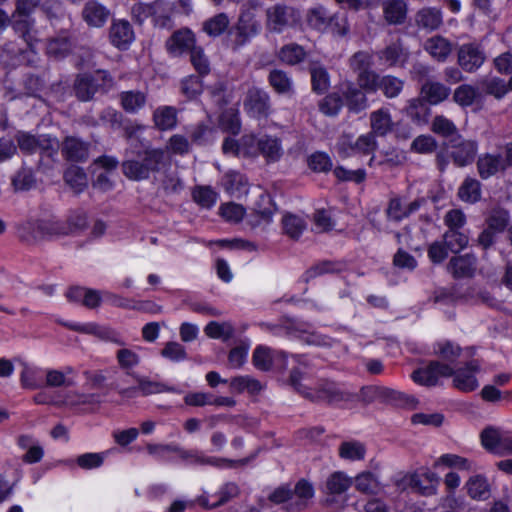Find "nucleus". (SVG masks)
<instances>
[{"instance_id": "338daca9", "label": "nucleus", "mask_w": 512, "mask_h": 512, "mask_svg": "<svg viewBox=\"0 0 512 512\" xmlns=\"http://www.w3.org/2000/svg\"><path fill=\"white\" fill-rule=\"evenodd\" d=\"M193 199L204 208L213 206L217 199V194L210 187L199 186L193 191Z\"/></svg>"}, {"instance_id": "393cba45", "label": "nucleus", "mask_w": 512, "mask_h": 512, "mask_svg": "<svg viewBox=\"0 0 512 512\" xmlns=\"http://www.w3.org/2000/svg\"><path fill=\"white\" fill-rule=\"evenodd\" d=\"M478 172L483 179H487L500 171H504V158L500 154H484L477 161Z\"/></svg>"}, {"instance_id": "9d476101", "label": "nucleus", "mask_w": 512, "mask_h": 512, "mask_svg": "<svg viewBox=\"0 0 512 512\" xmlns=\"http://www.w3.org/2000/svg\"><path fill=\"white\" fill-rule=\"evenodd\" d=\"M477 153V144L474 141L462 138L450 123V158L458 167L471 164Z\"/></svg>"}, {"instance_id": "7ed1b4c3", "label": "nucleus", "mask_w": 512, "mask_h": 512, "mask_svg": "<svg viewBox=\"0 0 512 512\" xmlns=\"http://www.w3.org/2000/svg\"><path fill=\"white\" fill-rule=\"evenodd\" d=\"M313 497V485L306 479H300L294 488L288 485L276 488L268 499L274 504H284L283 508L287 512H302L309 507Z\"/></svg>"}, {"instance_id": "79ce46f5", "label": "nucleus", "mask_w": 512, "mask_h": 512, "mask_svg": "<svg viewBox=\"0 0 512 512\" xmlns=\"http://www.w3.org/2000/svg\"><path fill=\"white\" fill-rule=\"evenodd\" d=\"M282 224L284 233L294 240H297L306 229L305 221L293 214H286L282 219Z\"/></svg>"}, {"instance_id": "9b49d317", "label": "nucleus", "mask_w": 512, "mask_h": 512, "mask_svg": "<svg viewBox=\"0 0 512 512\" xmlns=\"http://www.w3.org/2000/svg\"><path fill=\"white\" fill-rule=\"evenodd\" d=\"M243 106L251 117L267 118L270 113L269 95L262 89L252 87L247 91Z\"/></svg>"}, {"instance_id": "4468645a", "label": "nucleus", "mask_w": 512, "mask_h": 512, "mask_svg": "<svg viewBox=\"0 0 512 512\" xmlns=\"http://www.w3.org/2000/svg\"><path fill=\"white\" fill-rule=\"evenodd\" d=\"M479 370L477 361L472 360L466 363L464 368H459L455 372L450 370V377H453V385L463 392H471L478 387L475 373Z\"/></svg>"}, {"instance_id": "e433bc0d", "label": "nucleus", "mask_w": 512, "mask_h": 512, "mask_svg": "<svg viewBox=\"0 0 512 512\" xmlns=\"http://www.w3.org/2000/svg\"><path fill=\"white\" fill-rule=\"evenodd\" d=\"M458 196L465 202H477L481 197L480 182L474 178H466L458 190Z\"/></svg>"}, {"instance_id": "6e6d98bb", "label": "nucleus", "mask_w": 512, "mask_h": 512, "mask_svg": "<svg viewBox=\"0 0 512 512\" xmlns=\"http://www.w3.org/2000/svg\"><path fill=\"white\" fill-rule=\"evenodd\" d=\"M72 44L68 37H56L47 45V52L56 58H62L71 52Z\"/></svg>"}, {"instance_id": "864d4df0", "label": "nucleus", "mask_w": 512, "mask_h": 512, "mask_svg": "<svg viewBox=\"0 0 512 512\" xmlns=\"http://www.w3.org/2000/svg\"><path fill=\"white\" fill-rule=\"evenodd\" d=\"M219 124L223 130L232 134H238L241 129L238 111L232 108L225 110L220 115Z\"/></svg>"}, {"instance_id": "603ef678", "label": "nucleus", "mask_w": 512, "mask_h": 512, "mask_svg": "<svg viewBox=\"0 0 512 512\" xmlns=\"http://www.w3.org/2000/svg\"><path fill=\"white\" fill-rule=\"evenodd\" d=\"M345 98L347 106L353 112L358 113L364 110L367 106V98L365 94L356 87H348L345 91Z\"/></svg>"}, {"instance_id": "09e8293b", "label": "nucleus", "mask_w": 512, "mask_h": 512, "mask_svg": "<svg viewBox=\"0 0 512 512\" xmlns=\"http://www.w3.org/2000/svg\"><path fill=\"white\" fill-rule=\"evenodd\" d=\"M268 80L273 89L279 94H286L292 91V81L282 70H272Z\"/></svg>"}, {"instance_id": "20e7f679", "label": "nucleus", "mask_w": 512, "mask_h": 512, "mask_svg": "<svg viewBox=\"0 0 512 512\" xmlns=\"http://www.w3.org/2000/svg\"><path fill=\"white\" fill-rule=\"evenodd\" d=\"M303 376L304 374L299 369L294 368L290 372L289 382L298 393L312 402L333 404L340 401H350L353 398L351 394L342 391L334 382L329 381L321 382L315 391H312L302 384Z\"/></svg>"}, {"instance_id": "3c124183", "label": "nucleus", "mask_w": 512, "mask_h": 512, "mask_svg": "<svg viewBox=\"0 0 512 512\" xmlns=\"http://www.w3.org/2000/svg\"><path fill=\"white\" fill-rule=\"evenodd\" d=\"M204 332L210 338L227 340L233 336L234 329L230 323L211 321L204 328Z\"/></svg>"}, {"instance_id": "58836bf2", "label": "nucleus", "mask_w": 512, "mask_h": 512, "mask_svg": "<svg viewBox=\"0 0 512 512\" xmlns=\"http://www.w3.org/2000/svg\"><path fill=\"white\" fill-rule=\"evenodd\" d=\"M377 400L390 403L403 402L404 404L412 407L416 406L418 403V401L412 396L381 386H378Z\"/></svg>"}, {"instance_id": "aec40b11", "label": "nucleus", "mask_w": 512, "mask_h": 512, "mask_svg": "<svg viewBox=\"0 0 512 512\" xmlns=\"http://www.w3.org/2000/svg\"><path fill=\"white\" fill-rule=\"evenodd\" d=\"M258 149L267 163H276L284 155L282 140L277 136L265 134L258 138Z\"/></svg>"}, {"instance_id": "cd10ccee", "label": "nucleus", "mask_w": 512, "mask_h": 512, "mask_svg": "<svg viewBox=\"0 0 512 512\" xmlns=\"http://www.w3.org/2000/svg\"><path fill=\"white\" fill-rule=\"evenodd\" d=\"M351 484V479L343 472H334L326 480L325 491L329 496L341 495L347 491ZM326 502L331 504L334 502V498L328 497Z\"/></svg>"}, {"instance_id": "f257e3e1", "label": "nucleus", "mask_w": 512, "mask_h": 512, "mask_svg": "<svg viewBox=\"0 0 512 512\" xmlns=\"http://www.w3.org/2000/svg\"><path fill=\"white\" fill-rule=\"evenodd\" d=\"M165 159L166 153L160 148L147 147L138 151L127 149L121 169L129 180H147L151 174L160 171L165 164Z\"/></svg>"}, {"instance_id": "69168bd1", "label": "nucleus", "mask_w": 512, "mask_h": 512, "mask_svg": "<svg viewBox=\"0 0 512 512\" xmlns=\"http://www.w3.org/2000/svg\"><path fill=\"white\" fill-rule=\"evenodd\" d=\"M342 99L337 93H332L323 98L319 103L320 111L327 116H335L342 107Z\"/></svg>"}, {"instance_id": "f03ea898", "label": "nucleus", "mask_w": 512, "mask_h": 512, "mask_svg": "<svg viewBox=\"0 0 512 512\" xmlns=\"http://www.w3.org/2000/svg\"><path fill=\"white\" fill-rule=\"evenodd\" d=\"M41 7V0H14L12 29L33 51L39 42L33 13Z\"/></svg>"}, {"instance_id": "39448f33", "label": "nucleus", "mask_w": 512, "mask_h": 512, "mask_svg": "<svg viewBox=\"0 0 512 512\" xmlns=\"http://www.w3.org/2000/svg\"><path fill=\"white\" fill-rule=\"evenodd\" d=\"M248 5L250 8H242L237 22L228 33V46L234 52L240 50L252 38L258 36L262 29L261 23L257 19L256 14L251 10V8H256L258 6V1L250 0Z\"/></svg>"}, {"instance_id": "c03bdc74", "label": "nucleus", "mask_w": 512, "mask_h": 512, "mask_svg": "<svg viewBox=\"0 0 512 512\" xmlns=\"http://www.w3.org/2000/svg\"><path fill=\"white\" fill-rule=\"evenodd\" d=\"M404 81L391 75L381 77L378 90H381L387 98L397 97L403 90Z\"/></svg>"}, {"instance_id": "4c0bfd02", "label": "nucleus", "mask_w": 512, "mask_h": 512, "mask_svg": "<svg viewBox=\"0 0 512 512\" xmlns=\"http://www.w3.org/2000/svg\"><path fill=\"white\" fill-rule=\"evenodd\" d=\"M230 387L237 393L248 391L251 394H257L263 389V385L255 378L250 376H237L231 379Z\"/></svg>"}, {"instance_id": "7c9ffc66", "label": "nucleus", "mask_w": 512, "mask_h": 512, "mask_svg": "<svg viewBox=\"0 0 512 512\" xmlns=\"http://www.w3.org/2000/svg\"><path fill=\"white\" fill-rule=\"evenodd\" d=\"M119 97L122 108L128 113H136L146 103V94L142 91H123Z\"/></svg>"}, {"instance_id": "052dcab7", "label": "nucleus", "mask_w": 512, "mask_h": 512, "mask_svg": "<svg viewBox=\"0 0 512 512\" xmlns=\"http://www.w3.org/2000/svg\"><path fill=\"white\" fill-rule=\"evenodd\" d=\"M35 184V178L31 169L21 168L12 178V185L16 191H26Z\"/></svg>"}, {"instance_id": "c9c22d12", "label": "nucleus", "mask_w": 512, "mask_h": 512, "mask_svg": "<svg viewBox=\"0 0 512 512\" xmlns=\"http://www.w3.org/2000/svg\"><path fill=\"white\" fill-rule=\"evenodd\" d=\"M153 120L160 130L172 129L177 122L176 110L170 106L160 107L155 110Z\"/></svg>"}, {"instance_id": "f8f14e48", "label": "nucleus", "mask_w": 512, "mask_h": 512, "mask_svg": "<svg viewBox=\"0 0 512 512\" xmlns=\"http://www.w3.org/2000/svg\"><path fill=\"white\" fill-rule=\"evenodd\" d=\"M485 60L486 54L477 44H464L458 50V64L466 72L476 71Z\"/></svg>"}, {"instance_id": "c85d7f7f", "label": "nucleus", "mask_w": 512, "mask_h": 512, "mask_svg": "<svg viewBox=\"0 0 512 512\" xmlns=\"http://www.w3.org/2000/svg\"><path fill=\"white\" fill-rule=\"evenodd\" d=\"M312 90L324 94L330 87V76L327 69L320 63L314 62L309 66Z\"/></svg>"}, {"instance_id": "c756f323", "label": "nucleus", "mask_w": 512, "mask_h": 512, "mask_svg": "<svg viewBox=\"0 0 512 512\" xmlns=\"http://www.w3.org/2000/svg\"><path fill=\"white\" fill-rule=\"evenodd\" d=\"M69 329L77 332L94 334L104 340L112 341L116 344L123 345L124 343L117 337V333L109 328L100 327L96 324L86 325H66Z\"/></svg>"}, {"instance_id": "b1692460", "label": "nucleus", "mask_w": 512, "mask_h": 512, "mask_svg": "<svg viewBox=\"0 0 512 512\" xmlns=\"http://www.w3.org/2000/svg\"><path fill=\"white\" fill-rule=\"evenodd\" d=\"M370 133L374 136H385L393 129V121L388 109L380 108L370 114Z\"/></svg>"}, {"instance_id": "37998d69", "label": "nucleus", "mask_w": 512, "mask_h": 512, "mask_svg": "<svg viewBox=\"0 0 512 512\" xmlns=\"http://www.w3.org/2000/svg\"><path fill=\"white\" fill-rule=\"evenodd\" d=\"M468 494L473 499L486 500L489 497L490 490L487 480L480 475L471 477L467 482Z\"/></svg>"}, {"instance_id": "6e6552de", "label": "nucleus", "mask_w": 512, "mask_h": 512, "mask_svg": "<svg viewBox=\"0 0 512 512\" xmlns=\"http://www.w3.org/2000/svg\"><path fill=\"white\" fill-rule=\"evenodd\" d=\"M439 481V477L433 472L417 471L397 479L395 485L400 490L412 488L424 496H429L436 492Z\"/></svg>"}, {"instance_id": "680f3d73", "label": "nucleus", "mask_w": 512, "mask_h": 512, "mask_svg": "<svg viewBox=\"0 0 512 512\" xmlns=\"http://www.w3.org/2000/svg\"><path fill=\"white\" fill-rule=\"evenodd\" d=\"M376 148L377 142L375 136L370 132L358 137L354 143H350V149L352 151L362 154H371L376 150Z\"/></svg>"}, {"instance_id": "473e14b6", "label": "nucleus", "mask_w": 512, "mask_h": 512, "mask_svg": "<svg viewBox=\"0 0 512 512\" xmlns=\"http://www.w3.org/2000/svg\"><path fill=\"white\" fill-rule=\"evenodd\" d=\"M64 180L77 194L83 192L88 186L87 175L78 166L69 167L64 173Z\"/></svg>"}, {"instance_id": "de8ad7c7", "label": "nucleus", "mask_w": 512, "mask_h": 512, "mask_svg": "<svg viewBox=\"0 0 512 512\" xmlns=\"http://www.w3.org/2000/svg\"><path fill=\"white\" fill-rule=\"evenodd\" d=\"M355 487L358 491L365 494H377L380 490V484L374 474L363 472L355 478Z\"/></svg>"}, {"instance_id": "a18cd8bd", "label": "nucleus", "mask_w": 512, "mask_h": 512, "mask_svg": "<svg viewBox=\"0 0 512 512\" xmlns=\"http://www.w3.org/2000/svg\"><path fill=\"white\" fill-rule=\"evenodd\" d=\"M447 236L448 233L445 232L441 240H436L428 246V258L435 265L443 263L448 256Z\"/></svg>"}, {"instance_id": "a211bd4d", "label": "nucleus", "mask_w": 512, "mask_h": 512, "mask_svg": "<svg viewBox=\"0 0 512 512\" xmlns=\"http://www.w3.org/2000/svg\"><path fill=\"white\" fill-rule=\"evenodd\" d=\"M195 36L189 29L175 31L166 41V48L174 56L190 52L195 45Z\"/></svg>"}, {"instance_id": "49530a36", "label": "nucleus", "mask_w": 512, "mask_h": 512, "mask_svg": "<svg viewBox=\"0 0 512 512\" xmlns=\"http://www.w3.org/2000/svg\"><path fill=\"white\" fill-rule=\"evenodd\" d=\"M139 392L143 396H149L153 394H159L163 392H175L176 389L174 387L167 386L164 383L151 381L146 377H138L137 378Z\"/></svg>"}, {"instance_id": "2eb2a0df", "label": "nucleus", "mask_w": 512, "mask_h": 512, "mask_svg": "<svg viewBox=\"0 0 512 512\" xmlns=\"http://www.w3.org/2000/svg\"><path fill=\"white\" fill-rule=\"evenodd\" d=\"M109 39L114 47L120 50L128 49L135 39L132 25L127 20H114L109 28Z\"/></svg>"}, {"instance_id": "0eeeda50", "label": "nucleus", "mask_w": 512, "mask_h": 512, "mask_svg": "<svg viewBox=\"0 0 512 512\" xmlns=\"http://www.w3.org/2000/svg\"><path fill=\"white\" fill-rule=\"evenodd\" d=\"M266 28L272 33H282L300 21V13L294 7L275 4L266 9Z\"/></svg>"}, {"instance_id": "72a5a7b5", "label": "nucleus", "mask_w": 512, "mask_h": 512, "mask_svg": "<svg viewBox=\"0 0 512 512\" xmlns=\"http://www.w3.org/2000/svg\"><path fill=\"white\" fill-rule=\"evenodd\" d=\"M416 24L424 29L434 30L442 22L441 13L435 8H423L416 13Z\"/></svg>"}, {"instance_id": "4d7b16f0", "label": "nucleus", "mask_w": 512, "mask_h": 512, "mask_svg": "<svg viewBox=\"0 0 512 512\" xmlns=\"http://www.w3.org/2000/svg\"><path fill=\"white\" fill-rule=\"evenodd\" d=\"M480 86L487 94L497 99H501L507 93L505 81L497 77L481 80Z\"/></svg>"}, {"instance_id": "8fccbe9b", "label": "nucleus", "mask_w": 512, "mask_h": 512, "mask_svg": "<svg viewBox=\"0 0 512 512\" xmlns=\"http://www.w3.org/2000/svg\"><path fill=\"white\" fill-rule=\"evenodd\" d=\"M279 56L283 62L289 65H296L304 60L306 52L302 46L293 43L283 46Z\"/></svg>"}, {"instance_id": "13d9d810", "label": "nucleus", "mask_w": 512, "mask_h": 512, "mask_svg": "<svg viewBox=\"0 0 512 512\" xmlns=\"http://www.w3.org/2000/svg\"><path fill=\"white\" fill-rule=\"evenodd\" d=\"M487 228L499 233L502 232L509 223V213L504 209H494L486 220Z\"/></svg>"}, {"instance_id": "f3484780", "label": "nucleus", "mask_w": 512, "mask_h": 512, "mask_svg": "<svg viewBox=\"0 0 512 512\" xmlns=\"http://www.w3.org/2000/svg\"><path fill=\"white\" fill-rule=\"evenodd\" d=\"M19 149L25 154H34L38 151L51 156L56 150L49 140H41L26 132H18L15 136Z\"/></svg>"}, {"instance_id": "ea45409f", "label": "nucleus", "mask_w": 512, "mask_h": 512, "mask_svg": "<svg viewBox=\"0 0 512 512\" xmlns=\"http://www.w3.org/2000/svg\"><path fill=\"white\" fill-rule=\"evenodd\" d=\"M366 448L358 441H345L339 446V456L343 459L355 461L364 459Z\"/></svg>"}, {"instance_id": "6ab92c4d", "label": "nucleus", "mask_w": 512, "mask_h": 512, "mask_svg": "<svg viewBox=\"0 0 512 512\" xmlns=\"http://www.w3.org/2000/svg\"><path fill=\"white\" fill-rule=\"evenodd\" d=\"M425 203L424 198L415 199L407 205H403L399 198H393L389 201L386 215L388 220L399 222L412 213H415Z\"/></svg>"}, {"instance_id": "0e129e2a", "label": "nucleus", "mask_w": 512, "mask_h": 512, "mask_svg": "<svg viewBox=\"0 0 512 512\" xmlns=\"http://www.w3.org/2000/svg\"><path fill=\"white\" fill-rule=\"evenodd\" d=\"M190 60L200 75H207L210 72L209 60L201 47L195 46L190 51Z\"/></svg>"}, {"instance_id": "1a4fd4ad", "label": "nucleus", "mask_w": 512, "mask_h": 512, "mask_svg": "<svg viewBox=\"0 0 512 512\" xmlns=\"http://www.w3.org/2000/svg\"><path fill=\"white\" fill-rule=\"evenodd\" d=\"M173 453H177L179 458L185 462L197 464V465H210L215 467H221L222 465L226 464L230 467H236V466H245L249 462H251L257 455V452L250 455L249 457L239 459V460H230L226 458H215V457H209L205 456L204 454L198 452L197 450H186L181 448L178 445H174V449L172 451Z\"/></svg>"}, {"instance_id": "bf43d9fd", "label": "nucleus", "mask_w": 512, "mask_h": 512, "mask_svg": "<svg viewBox=\"0 0 512 512\" xmlns=\"http://www.w3.org/2000/svg\"><path fill=\"white\" fill-rule=\"evenodd\" d=\"M35 233L42 237L68 234L66 226L59 222L40 221L37 223Z\"/></svg>"}, {"instance_id": "774afa93", "label": "nucleus", "mask_w": 512, "mask_h": 512, "mask_svg": "<svg viewBox=\"0 0 512 512\" xmlns=\"http://www.w3.org/2000/svg\"><path fill=\"white\" fill-rule=\"evenodd\" d=\"M308 166L314 172H328L332 169L330 157L323 152H315L308 158Z\"/></svg>"}, {"instance_id": "a878e982", "label": "nucleus", "mask_w": 512, "mask_h": 512, "mask_svg": "<svg viewBox=\"0 0 512 512\" xmlns=\"http://www.w3.org/2000/svg\"><path fill=\"white\" fill-rule=\"evenodd\" d=\"M331 16L324 6L318 5L307 11L306 21L310 28L324 33L329 30L332 20Z\"/></svg>"}, {"instance_id": "a19ab883", "label": "nucleus", "mask_w": 512, "mask_h": 512, "mask_svg": "<svg viewBox=\"0 0 512 512\" xmlns=\"http://www.w3.org/2000/svg\"><path fill=\"white\" fill-rule=\"evenodd\" d=\"M426 51L437 61H445L448 56V41L441 36H433L425 42Z\"/></svg>"}, {"instance_id": "423d86ee", "label": "nucleus", "mask_w": 512, "mask_h": 512, "mask_svg": "<svg viewBox=\"0 0 512 512\" xmlns=\"http://www.w3.org/2000/svg\"><path fill=\"white\" fill-rule=\"evenodd\" d=\"M112 86V76L105 70H97L94 74H78L73 83V92L79 101L87 102L97 92H106Z\"/></svg>"}, {"instance_id": "e2e57ef3", "label": "nucleus", "mask_w": 512, "mask_h": 512, "mask_svg": "<svg viewBox=\"0 0 512 512\" xmlns=\"http://www.w3.org/2000/svg\"><path fill=\"white\" fill-rule=\"evenodd\" d=\"M372 63V55L367 51H358L349 59V65L355 73L371 69Z\"/></svg>"}, {"instance_id": "ddd939ff", "label": "nucleus", "mask_w": 512, "mask_h": 512, "mask_svg": "<svg viewBox=\"0 0 512 512\" xmlns=\"http://www.w3.org/2000/svg\"><path fill=\"white\" fill-rule=\"evenodd\" d=\"M448 375V366L438 361H431L424 368H419L412 373L414 382L423 386H435L440 378Z\"/></svg>"}, {"instance_id": "5701e85b", "label": "nucleus", "mask_w": 512, "mask_h": 512, "mask_svg": "<svg viewBox=\"0 0 512 512\" xmlns=\"http://www.w3.org/2000/svg\"><path fill=\"white\" fill-rule=\"evenodd\" d=\"M421 96L410 99L405 108L407 116L417 125H424L428 123L431 114V109Z\"/></svg>"}, {"instance_id": "412c9836", "label": "nucleus", "mask_w": 512, "mask_h": 512, "mask_svg": "<svg viewBox=\"0 0 512 512\" xmlns=\"http://www.w3.org/2000/svg\"><path fill=\"white\" fill-rule=\"evenodd\" d=\"M382 10L389 25H401L406 21L408 7L405 0H384Z\"/></svg>"}, {"instance_id": "bb28decb", "label": "nucleus", "mask_w": 512, "mask_h": 512, "mask_svg": "<svg viewBox=\"0 0 512 512\" xmlns=\"http://www.w3.org/2000/svg\"><path fill=\"white\" fill-rule=\"evenodd\" d=\"M420 96L430 105L443 102L448 96V90L444 84L434 81H425L420 88Z\"/></svg>"}, {"instance_id": "2f4dec72", "label": "nucleus", "mask_w": 512, "mask_h": 512, "mask_svg": "<svg viewBox=\"0 0 512 512\" xmlns=\"http://www.w3.org/2000/svg\"><path fill=\"white\" fill-rule=\"evenodd\" d=\"M450 266L455 277H471L475 270V258L469 254L454 256Z\"/></svg>"}, {"instance_id": "5fc2aeb1", "label": "nucleus", "mask_w": 512, "mask_h": 512, "mask_svg": "<svg viewBox=\"0 0 512 512\" xmlns=\"http://www.w3.org/2000/svg\"><path fill=\"white\" fill-rule=\"evenodd\" d=\"M253 364L262 371H269L273 365V351L265 346H258L253 352Z\"/></svg>"}, {"instance_id": "dca6fc26", "label": "nucleus", "mask_w": 512, "mask_h": 512, "mask_svg": "<svg viewBox=\"0 0 512 512\" xmlns=\"http://www.w3.org/2000/svg\"><path fill=\"white\" fill-rule=\"evenodd\" d=\"M82 18L90 27L100 28L109 19L110 10L97 0H89L82 9Z\"/></svg>"}, {"instance_id": "f704fd0d", "label": "nucleus", "mask_w": 512, "mask_h": 512, "mask_svg": "<svg viewBox=\"0 0 512 512\" xmlns=\"http://www.w3.org/2000/svg\"><path fill=\"white\" fill-rule=\"evenodd\" d=\"M230 20L226 13H219L203 23V31L211 37L222 35L229 27Z\"/></svg>"}, {"instance_id": "4be33fe9", "label": "nucleus", "mask_w": 512, "mask_h": 512, "mask_svg": "<svg viewBox=\"0 0 512 512\" xmlns=\"http://www.w3.org/2000/svg\"><path fill=\"white\" fill-rule=\"evenodd\" d=\"M62 153L69 161H85L88 158L89 145L76 137H66L62 144Z\"/></svg>"}]
</instances>
